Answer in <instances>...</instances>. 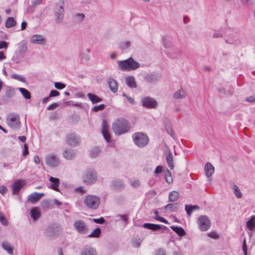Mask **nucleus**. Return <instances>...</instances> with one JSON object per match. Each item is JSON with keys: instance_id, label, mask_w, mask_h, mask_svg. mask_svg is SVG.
Returning <instances> with one entry per match:
<instances>
[{"instance_id": "f257e3e1", "label": "nucleus", "mask_w": 255, "mask_h": 255, "mask_svg": "<svg viewBox=\"0 0 255 255\" xmlns=\"http://www.w3.org/2000/svg\"><path fill=\"white\" fill-rule=\"evenodd\" d=\"M112 128L116 135H121L128 132L130 128V126L127 120L124 118H119L113 123Z\"/></svg>"}, {"instance_id": "f03ea898", "label": "nucleus", "mask_w": 255, "mask_h": 255, "mask_svg": "<svg viewBox=\"0 0 255 255\" xmlns=\"http://www.w3.org/2000/svg\"><path fill=\"white\" fill-rule=\"evenodd\" d=\"M119 68L122 71H130L135 70L140 67V64L132 58L118 62Z\"/></svg>"}, {"instance_id": "7ed1b4c3", "label": "nucleus", "mask_w": 255, "mask_h": 255, "mask_svg": "<svg viewBox=\"0 0 255 255\" xmlns=\"http://www.w3.org/2000/svg\"><path fill=\"white\" fill-rule=\"evenodd\" d=\"M97 180V173L94 169L90 168L86 170L83 175V181L86 185L93 184Z\"/></svg>"}, {"instance_id": "20e7f679", "label": "nucleus", "mask_w": 255, "mask_h": 255, "mask_svg": "<svg viewBox=\"0 0 255 255\" xmlns=\"http://www.w3.org/2000/svg\"><path fill=\"white\" fill-rule=\"evenodd\" d=\"M84 203L88 208L96 210L98 208L100 204V198L96 195H89L85 197Z\"/></svg>"}, {"instance_id": "39448f33", "label": "nucleus", "mask_w": 255, "mask_h": 255, "mask_svg": "<svg viewBox=\"0 0 255 255\" xmlns=\"http://www.w3.org/2000/svg\"><path fill=\"white\" fill-rule=\"evenodd\" d=\"M64 0H59L56 4L54 9L55 21L57 23H61L64 16Z\"/></svg>"}, {"instance_id": "423d86ee", "label": "nucleus", "mask_w": 255, "mask_h": 255, "mask_svg": "<svg viewBox=\"0 0 255 255\" xmlns=\"http://www.w3.org/2000/svg\"><path fill=\"white\" fill-rule=\"evenodd\" d=\"M7 125L12 129L18 130L21 126L19 116L18 114L11 113L7 115L6 120Z\"/></svg>"}, {"instance_id": "0eeeda50", "label": "nucleus", "mask_w": 255, "mask_h": 255, "mask_svg": "<svg viewBox=\"0 0 255 255\" xmlns=\"http://www.w3.org/2000/svg\"><path fill=\"white\" fill-rule=\"evenodd\" d=\"M132 138L135 145L139 147H143L146 146L149 141L148 136L142 133L136 132L132 135Z\"/></svg>"}, {"instance_id": "6e6552de", "label": "nucleus", "mask_w": 255, "mask_h": 255, "mask_svg": "<svg viewBox=\"0 0 255 255\" xmlns=\"http://www.w3.org/2000/svg\"><path fill=\"white\" fill-rule=\"evenodd\" d=\"M197 222L200 229L203 231H207L210 227V221L206 216H199Z\"/></svg>"}, {"instance_id": "1a4fd4ad", "label": "nucleus", "mask_w": 255, "mask_h": 255, "mask_svg": "<svg viewBox=\"0 0 255 255\" xmlns=\"http://www.w3.org/2000/svg\"><path fill=\"white\" fill-rule=\"evenodd\" d=\"M66 141L69 145L72 147L79 145L81 142L79 136L74 133L67 134Z\"/></svg>"}, {"instance_id": "9d476101", "label": "nucleus", "mask_w": 255, "mask_h": 255, "mask_svg": "<svg viewBox=\"0 0 255 255\" xmlns=\"http://www.w3.org/2000/svg\"><path fill=\"white\" fill-rule=\"evenodd\" d=\"M62 231L61 226L58 224L54 223L48 227L47 233L50 237H55L59 235Z\"/></svg>"}, {"instance_id": "9b49d317", "label": "nucleus", "mask_w": 255, "mask_h": 255, "mask_svg": "<svg viewBox=\"0 0 255 255\" xmlns=\"http://www.w3.org/2000/svg\"><path fill=\"white\" fill-rule=\"evenodd\" d=\"M45 163L48 166L54 167L59 165L60 160L56 154L51 153L46 156Z\"/></svg>"}, {"instance_id": "f8f14e48", "label": "nucleus", "mask_w": 255, "mask_h": 255, "mask_svg": "<svg viewBox=\"0 0 255 255\" xmlns=\"http://www.w3.org/2000/svg\"><path fill=\"white\" fill-rule=\"evenodd\" d=\"M141 102L143 107L148 109H155L157 106L156 101L150 97H145L142 98Z\"/></svg>"}, {"instance_id": "ddd939ff", "label": "nucleus", "mask_w": 255, "mask_h": 255, "mask_svg": "<svg viewBox=\"0 0 255 255\" xmlns=\"http://www.w3.org/2000/svg\"><path fill=\"white\" fill-rule=\"evenodd\" d=\"M166 55L171 59H176L178 58L181 53L180 49L172 47L171 43L169 41V49L165 52Z\"/></svg>"}, {"instance_id": "4468645a", "label": "nucleus", "mask_w": 255, "mask_h": 255, "mask_svg": "<svg viewBox=\"0 0 255 255\" xmlns=\"http://www.w3.org/2000/svg\"><path fill=\"white\" fill-rule=\"evenodd\" d=\"M74 227L76 231L80 234H85L88 231L87 225L82 220L76 221L74 224Z\"/></svg>"}, {"instance_id": "2eb2a0df", "label": "nucleus", "mask_w": 255, "mask_h": 255, "mask_svg": "<svg viewBox=\"0 0 255 255\" xmlns=\"http://www.w3.org/2000/svg\"><path fill=\"white\" fill-rule=\"evenodd\" d=\"M26 182L23 180H18L14 182L12 185L11 188L13 194L17 195L20 190L25 185Z\"/></svg>"}, {"instance_id": "dca6fc26", "label": "nucleus", "mask_w": 255, "mask_h": 255, "mask_svg": "<svg viewBox=\"0 0 255 255\" xmlns=\"http://www.w3.org/2000/svg\"><path fill=\"white\" fill-rule=\"evenodd\" d=\"M144 228L151 230L152 231H158L162 230V232L168 230V228L163 225H159L151 223H144L143 225Z\"/></svg>"}, {"instance_id": "f3484780", "label": "nucleus", "mask_w": 255, "mask_h": 255, "mask_svg": "<svg viewBox=\"0 0 255 255\" xmlns=\"http://www.w3.org/2000/svg\"><path fill=\"white\" fill-rule=\"evenodd\" d=\"M30 41L31 43L41 45H43L46 44V40L45 38L42 35L39 34H35L32 36L30 38Z\"/></svg>"}, {"instance_id": "a211bd4d", "label": "nucleus", "mask_w": 255, "mask_h": 255, "mask_svg": "<svg viewBox=\"0 0 255 255\" xmlns=\"http://www.w3.org/2000/svg\"><path fill=\"white\" fill-rule=\"evenodd\" d=\"M102 133L105 140L109 142L111 139V135L109 132L108 123L105 120L103 121L102 123Z\"/></svg>"}, {"instance_id": "6ab92c4d", "label": "nucleus", "mask_w": 255, "mask_h": 255, "mask_svg": "<svg viewBox=\"0 0 255 255\" xmlns=\"http://www.w3.org/2000/svg\"><path fill=\"white\" fill-rule=\"evenodd\" d=\"M63 156L67 160H73L76 156L75 150L72 148H67L63 151Z\"/></svg>"}, {"instance_id": "aec40b11", "label": "nucleus", "mask_w": 255, "mask_h": 255, "mask_svg": "<svg viewBox=\"0 0 255 255\" xmlns=\"http://www.w3.org/2000/svg\"><path fill=\"white\" fill-rule=\"evenodd\" d=\"M111 186L114 190L121 191L124 189L125 185L122 180L116 179L112 182Z\"/></svg>"}, {"instance_id": "412c9836", "label": "nucleus", "mask_w": 255, "mask_h": 255, "mask_svg": "<svg viewBox=\"0 0 255 255\" xmlns=\"http://www.w3.org/2000/svg\"><path fill=\"white\" fill-rule=\"evenodd\" d=\"M80 255H98L96 250L90 246H85L81 250Z\"/></svg>"}, {"instance_id": "4be33fe9", "label": "nucleus", "mask_w": 255, "mask_h": 255, "mask_svg": "<svg viewBox=\"0 0 255 255\" xmlns=\"http://www.w3.org/2000/svg\"><path fill=\"white\" fill-rule=\"evenodd\" d=\"M17 52L18 54L21 55L24 54L27 49V42L25 41H22L17 44Z\"/></svg>"}, {"instance_id": "5701e85b", "label": "nucleus", "mask_w": 255, "mask_h": 255, "mask_svg": "<svg viewBox=\"0 0 255 255\" xmlns=\"http://www.w3.org/2000/svg\"><path fill=\"white\" fill-rule=\"evenodd\" d=\"M205 171L207 177L209 178V181L211 182V178L210 177L214 172V167L210 162H207L206 163L205 165Z\"/></svg>"}, {"instance_id": "b1692460", "label": "nucleus", "mask_w": 255, "mask_h": 255, "mask_svg": "<svg viewBox=\"0 0 255 255\" xmlns=\"http://www.w3.org/2000/svg\"><path fill=\"white\" fill-rule=\"evenodd\" d=\"M49 181L51 183L50 185V187L53 190L58 191L59 190L58 187L60 184V180L59 178L50 176L49 177Z\"/></svg>"}, {"instance_id": "393cba45", "label": "nucleus", "mask_w": 255, "mask_h": 255, "mask_svg": "<svg viewBox=\"0 0 255 255\" xmlns=\"http://www.w3.org/2000/svg\"><path fill=\"white\" fill-rule=\"evenodd\" d=\"M43 195L44 193L34 192L28 196V201L32 203H34L40 200Z\"/></svg>"}, {"instance_id": "a878e982", "label": "nucleus", "mask_w": 255, "mask_h": 255, "mask_svg": "<svg viewBox=\"0 0 255 255\" xmlns=\"http://www.w3.org/2000/svg\"><path fill=\"white\" fill-rule=\"evenodd\" d=\"M108 83L111 91L116 93L118 91V86L117 81L113 78H109Z\"/></svg>"}, {"instance_id": "bb28decb", "label": "nucleus", "mask_w": 255, "mask_h": 255, "mask_svg": "<svg viewBox=\"0 0 255 255\" xmlns=\"http://www.w3.org/2000/svg\"><path fill=\"white\" fill-rule=\"evenodd\" d=\"M160 78V76L157 73H150L147 74L145 77L144 79L146 81L152 83L157 81Z\"/></svg>"}, {"instance_id": "cd10ccee", "label": "nucleus", "mask_w": 255, "mask_h": 255, "mask_svg": "<svg viewBox=\"0 0 255 255\" xmlns=\"http://www.w3.org/2000/svg\"><path fill=\"white\" fill-rule=\"evenodd\" d=\"M2 247L3 249L6 251L9 254H13V247L7 241H5L2 242Z\"/></svg>"}, {"instance_id": "c85d7f7f", "label": "nucleus", "mask_w": 255, "mask_h": 255, "mask_svg": "<svg viewBox=\"0 0 255 255\" xmlns=\"http://www.w3.org/2000/svg\"><path fill=\"white\" fill-rule=\"evenodd\" d=\"M230 188L233 190L234 193L237 198H242V194L239 188L234 182L230 183Z\"/></svg>"}, {"instance_id": "c756f323", "label": "nucleus", "mask_w": 255, "mask_h": 255, "mask_svg": "<svg viewBox=\"0 0 255 255\" xmlns=\"http://www.w3.org/2000/svg\"><path fill=\"white\" fill-rule=\"evenodd\" d=\"M126 82L128 86L131 88H135L136 87V83L134 77L132 76L127 77L126 78Z\"/></svg>"}, {"instance_id": "7c9ffc66", "label": "nucleus", "mask_w": 255, "mask_h": 255, "mask_svg": "<svg viewBox=\"0 0 255 255\" xmlns=\"http://www.w3.org/2000/svg\"><path fill=\"white\" fill-rule=\"evenodd\" d=\"M186 95V91L183 89H180L176 91L173 94V97L175 99H181L184 98Z\"/></svg>"}, {"instance_id": "2f4dec72", "label": "nucleus", "mask_w": 255, "mask_h": 255, "mask_svg": "<svg viewBox=\"0 0 255 255\" xmlns=\"http://www.w3.org/2000/svg\"><path fill=\"white\" fill-rule=\"evenodd\" d=\"M239 41V35L238 33H234L228 39H226L225 42L227 44H235Z\"/></svg>"}, {"instance_id": "473e14b6", "label": "nucleus", "mask_w": 255, "mask_h": 255, "mask_svg": "<svg viewBox=\"0 0 255 255\" xmlns=\"http://www.w3.org/2000/svg\"><path fill=\"white\" fill-rule=\"evenodd\" d=\"M30 215L31 218L34 220H37L40 216V212L37 207L33 208L30 211Z\"/></svg>"}, {"instance_id": "72a5a7b5", "label": "nucleus", "mask_w": 255, "mask_h": 255, "mask_svg": "<svg viewBox=\"0 0 255 255\" xmlns=\"http://www.w3.org/2000/svg\"><path fill=\"white\" fill-rule=\"evenodd\" d=\"M200 207L198 205H185V210L189 216H191L192 212L195 210H199Z\"/></svg>"}, {"instance_id": "f704fd0d", "label": "nucleus", "mask_w": 255, "mask_h": 255, "mask_svg": "<svg viewBox=\"0 0 255 255\" xmlns=\"http://www.w3.org/2000/svg\"><path fill=\"white\" fill-rule=\"evenodd\" d=\"M166 159L169 168L171 170L173 169L174 168L173 156L170 150L169 151L168 154L166 156Z\"/></svg>"}, {"instance_id": "c9c22d12", "label": "nucleus", "mask_w": 255, "mask_h": 255, "mask_svg": "<svg viewBox=\"0 0 255 255\" xmlns=\"http://www.w3.org/2000/svg\"><path fill=\"white\" fill-rule=\"evenodd\" d=\"M101 148L98 146L92 148L90 152V156L91 158H96L100 154Z\"/></svg>"}, {"instance_id": "e433bc0d", "label": "nucleus", "mask_w": 255, "mask_h": 255, "mask_svg": "<svg viewBox=\"0 0 255 255\" xmlns=\"http://www.w3.org/2000/svg\"><path fill=\"white\" fill-rule=\"evenodd\" d=\"M247 227L251 231H253L255 227V216H252L251 219L247 222Z\"/></svg>"}, {"instance_id": "4c0bfd02", "label": "nucleus", "mask_w": 255, "mask_h": 255, "mask_svg": "<svg viewBox=\"0 0 255 255\" xmlns=\"http://www.w3.org/2000/svg\"><path fill=\"white\" fill-rule=\"evenodd\" d=\"M179 197V193L177 191H173L169 193L168 201L169 202H174L178 199Z\"/></svg>"}, {"instance_id": "58836bf2", "label": "nucleus", "mask_w": 255, "mask_h": 255, "mask_svg": "<svg viewBox=\"0 0 255 255\" xmlns=\"http://www.w3.org/2000/svg\"><path fill=\"white\" fill-rule=\"evenodd\" d=\"M171 229L174 231L175 233L177 234V235L179 236H183L186 234V232L184 230V229L180 227H176V226H171Z\"/></svg>"}, {"instance_id": "ea45409f", "label": "nucleus", "mask_w": 255, "mask_h": 255, "mask_svg": "<svg viewBox=\"0 0 255 255\" xmlns=\"http://www.w3.org/2000/svg\"><path fill=\"white\" fill-rule=\"evenodd\" d=\"M178 208V204L177 203L173 204H168L164 207V209L170 212L176 211Z\"/></svg>"}, {"instance_id": "a19ab883", "label": "nucleus", "mask_w": 255, "mask_h": 255, "mask_svg": "<svg viewBox=\"0 0 255 255\" xmlns=\"http://www.w3.org/2000/svg\"><path fill=\"white\" fill-rule=\"evenodd\" d=\"M87 97L91 100L93 104H96L102 101V99L101 98H100L97 95L91 93H88L87 94Z\"/></svg>"}, {"instance_id": "79ce46f5", "label": "nucleus", "mask_w": 255, "mask_h": 255, "mask_svg": "<svg viewBox=\"0 0 255 255\" xmlns=\"http://www.w3.org/2000/svg\"><path fill=\"white\" fill-rule=\"evenodd\" d=\"M16 21L12 17H8L5 23V26L7 28L12 27L16 25Z\"/></svg>"}, {"instance_id": "37998d69", "label": "nucleus", "mask_w": 255, "mask_h": 255, "mask_svg": "<svg viewBox=\"0 0 255 255\" xmlns=\"http://www.w3.org/2000/svg\"><path fill=\"white\" fill-rule=\"evenodd\" d=\"M18 90L20 92L22 96L26 99H30L31 98L30 93L27 89L23 88H19Z\"/></svg>"}, {"instance_id": "c03bdc74", "label": "nucleus", "mask_w": 255, "mask_h": 255, "mask_svg": "<svg viewBox=\"0 0 255 255\" xmlns=\"http://www.w3.org/2000/svg\"><path fill=\"white\" fill-rule=\"evenodd\" d=\"M165 179L166 181L169 184L171 183L173 181L171 173L170 171L167 168H166L165 172Z\"/></svg>"}, {"instance_id": "a18cd8bd", "label": "nucleus", "mask_w": 255, "mask_h": 255, "mask_svg": "<svg viewBox=\"0 0 255 255\" xmlns=\"http://www.w3.org/2000/svg\"><path fill=\"white\" fill-rule=\"evenodd\" d=\"M101 233V229L99 228H97L93 231V232L88 236V237L90 238H98L100 236Z\"/></svg>"}, {"instance_id": "49530a36", "label": "nucleus", "mask_w": 255, "mask_h": 255, "mask_svg": "<svg viewBox=\"0 0 255 255\" xmlns=\"http://www.w3.org/2000/svg\"><path fill=\"white\" fill-rule=\"evenodd\" d=\"M130 46V42L128 41L122 42L119 44V48L122 50H125L129 48Z\"/></svg>"}, {"instance_id": "de8ad7c7", "label": "nucleus", "mask_w": 255, "mask_h": 255, "mask_svg": "<svg viewBox=\"0 0 255 255\" xmlns=\"http://www.w3.org/2000/svg\"><path fill=\"white\" fill-rule=\"evenodd\" d=\"M11 78L12 79L17 80L18 81H19L23 82V83L26 82L25 78L23 76L19 75L17 74H13L11 75Z\"/></svg>"}, {"instance_id": "09e8293b", "label": "nucleus", "mask_w": 255, "mask_h": 255, "mask_svg": "<svg viewBox=\"0 0 255 255\" xmlns=\"http://www.w3.org/2000/svg\"><path fill=\"white\" fill-rule=\"evenodd\" d=\"M11 61L15 63L18 64L20 63L21 61V58L20 55L16 52L15 54L12 56Z\"/></svg>"}, {"instance_id": "8fccbe9b", "label": "nucleus", "mask_w": 255, "mask_h": 255, "mask_svg": "<svg viewBox=\"0 0 255 255\" xmlns=\"http://www.w3.org/2000/svg\"><path fill=\"white\" fill-rule=\"evenodd\" d=\"M74 18L76 21L81 22L85 18V15L83 13H77L74 15Z\"/></svg>"}, {"instance_id": "3c124183", "label": "nucleus", "mask_w": 255, "mask_h": 255, "mask_svg": "<svg viewBox=\"0 0 255 255\" xmlns=\"http://www.w3.org/2000/svg\"><path fill=\"white\" fill-rule=\"evenodd\" d=\"M0 222L4 226L8 225V221L2 213L0 212Z\"/></svg>"}, {"instance_id": "603ef678", "label": "nucleus", "mask_w": 255, "mask_h": 255, "mask_svg": "<svg viewBox=\"0 0 255 255\" xmlns=\"http://www.w3.org/2000/svg\"><path fill=\"white\" fill-rule=\"evenodd\" d=\"M165 128H166V131L167 132V133L172 137H173L174 139L175 138V135H174V132H173V131L172 130V128H171V126L170 125H166V127H165Z\"/></svg>"}, {"instance_id": "864d4df0", "label": "nucleus", "mask_w": 255, "mask_h": 255, "mask_svg": "<svg viewBox=\"0 0 255 255\" xmlns=\"http://www.w3.org/2000/svg\"><path fill=\"white\" fill-rule=\"evenodd\" d=\"M117 218L120 220H123L126 225H127L128 222V217L127 215H119L117 216Z\"/></svg>"}, {"instance_id": "5fc2aeb1", "label": "nucleus", "mask_w": 255, "mask_h": 255, "mask_svg": "<svg viewBox=\"0 0 255 255\" xmlns=\"http://www.w3.org/2000/svg\"><path fill=\"white\" fill-rule=\"evenodd\" d=\"M105 105L104 104L96 106L92 109V111L95 112H97L100 111H102L105 108Z\"/></svg>"}, {"instance_id": "6e6d98bb", "label": "nucleus", "mask_w": 255, "mask_h": 255, "mask_svg": "<svg viewBox=\"0 0 255 255\" xmlns=\"http://www.w3.org/2000/svg\"><path fill=\"white\" fill-rule=\"evenodd\" d=\"M54 86L58 90H62L66 87V85L61 82H55L54 83Z\"/></svg>"}, {"instance_id": "4d7b16f0", "label": "nucleus", "mask_w": 255, "mask_h": 255, "mask_svg": "<svg viewBox=\"0 0 255 255\" xmlns=\"http://www.w3.org/2000/svg\"><path fill=\"white\" fill-rule=\"evenodd\" d=\"M81 60L82 62H87L89 60V56L85 53H81L80 55Z\"/></svg>"}, {"instance_id": "13d9d810", "label": "nucleus", "mask_w": 255, "mask_h": 255, "mask_svg": "<svg viewBox=\"0 0 255 255\" xmlns=\"http://www.w3.org/2000/svg\"><path fill=\"white\" fill-rule=\"evenodd\" d=\"M207 235L208 237L214 239H217L219 238V235L215 232L208 233Z\"/></svg>"}, {"instance_id": "bf43d9fd", "label": "nucleus", "mask_w": 255, "mask_h": 255, "mask_svg": "<svg viewBox=\"0 0 255 255\" xmlns=\"http://www.w3.org/2000/svg\"><path fill=\"white\" fill-rule=\"evenodd\" d=\"M8 43L5 41H0V50L1 49H6L8 48Z\"/></svg>"}, {"instance_id": "052dcab7", "label": "nucleus", "mask_w": 255, "mask_h": 255, "mask_svg": "<svg viewBox=\"0 0 255 255\" xmlns=\"http://www.w3.org/2000/svg\"><path fill=\"white\" fill-rule=\"evenodd\" d=\"M130 184L132 187H138L140 186V183L138 180H133L131 181Z\"/></svg>"}, {"instance_id": "680f3d73", "label": "nucleus", "mask_w": 255, "mask_h": 255, "mask_svg": "<svg viewBox=\"0 0 255 255\" xmlns=\"http://www.w3.org/2000/svg\"><path fill=\"white\" fill-rule=\"evenodd\" d=\"M60 95V93L56 90H51L50 92L49 97H54L58 96Z\"/></svg>"}, {"instance_id": "e2e57ef3", "label": "nucleus", "mask_w": 255, "mask_h": 255, "mask_svg": "<svg viewBox=\"0 0 255 255\" xmlns=\"http://www.w3.org/2000/svg\"><path fill=\"white\" fill-rule=\"evenodd\" d=\"M163 171V167L161 165L157 166L154 170V173L158 174L161 173Z\"/></svg>"}, {"instance_id": "0e129e2a", "label": "nucleus", "mask_w": 255, "mask_h": 255, "mask_svg": "<svg viewBox=\"0 0 255 255\" xmlns=\"http://www.w3.org/2000/svg\"><path fill=\"white\" fill-rule=\"evenodd\" d=\"M93 221L96 223L101 224H103L105 221V219L102 217H101L99 219H94Z\"/></svg>"}, {"instance_id": "69168bd1", "label": "nucleus", "mask_w": 255, "mask_h": 255, "mask_svg": "<svg viewBox=\"0 0 255 255\" xmlns=\"http://www.w3.org/2000/svg\"><path fill=\"white\" fill-rule=\"evenodd\" d=\"M7 188L5 186H0V193L3 195L7 192Z\"/></svg>"}, {"instance_id": "338daca9", "label": "nucleus", "mask_w": 255, "mask_h": 255, "mask_svg": "<svg viewBox=\"0 0 255 255\" xmlns=\"http://www.w3.org/2000/svg\"><path fill=\"white\" fill-rule=\"evenodd\" d=\"M59 106V105L57 103H53L49 105L48 107V110H53L57 108Z\"/></svg>"}, {"instance_id": "774afa93", "label": "nucleus", "mask_w": 255, "mask_h": 255, "mask_svg": "<svg viewBox=\"0 0 255 255\" xmlns=\"http://www.w3.org/2000/svg\"><path fill=\"white\" fill-rule=\"evenodd\" d=\"M140 245V241L139 239L134 240L132 243V246L135 248H138Z\"/></svg>"}]
</instances>
